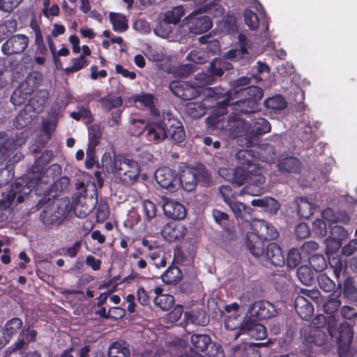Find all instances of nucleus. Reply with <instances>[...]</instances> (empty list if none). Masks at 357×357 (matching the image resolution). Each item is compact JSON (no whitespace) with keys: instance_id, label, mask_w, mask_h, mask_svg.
Returning a JSON list of instances; mask_svg holds the SVG:
<instances>
[{"instance_id":"obj_1","label":"nucleus","mask_w":357,"mask_h":357,"mask_svg":"<svg viewBox=\"0 0 357 357\" xmlns=\"http://www.w3.org/2000/svg\"><path fill=\"white\" fill-rule=\"evenodd\" d=\"M263 95L261 88L252 84L245 88H240L234 92L228 91L224 99L218 102L220 109H225L228 106H232L234 112L228 116L227 125L230 137L235 139L245 137L246 139H251V125L241 119L240 116L255 114L259 110V101Z\"/></svg>"},{"instance_id":"obj_2","label":"nucleus","mask_w":357,"mask_h":357,"mask_svg":"<svg viewBox=\"0 0 357 357\" xmlns=\"http://www.w3.org/2000/svg\"><path fill=\"white\" fill-rule=\"evenodd\" d=\"M38 209L43 208L40 218L45 225H61L72 211L73 206L68 197L57 198L45 195L36 205Z\"/></svg>"},{"instance_id":"obj_3","label":"nucleus","mask_w":357,"mask_h":357,"mask_svg":"<svg viewBox=\"0 0 357 357\" xmlns=\"http://www.w3.org/2000/svg\"><path fill=\"white\" fill-rule=\"evenodd\" d=\"M102 169L105 174L117 175L122 183L131 185L135 183L140 174L139 164L132 160L127 158H112L109 153H104L102 160Z\"/></svg>"},{"instance_id":"obj_4","label":"nucleus","mask_w":357,"mask_h":357,"mask_svg":"<svg viewBox=\"0 0 357 357\" xmlns=\"http://www.w3.org/2000/svg\"><path fill=\"white\" fill-rule=\"evenodd\" d=\"M132 123L134 124L137 123L142 124L140 130L132 132L133 136L139 137L145 134L149 142H160L167 138L166 116H164L162 119L149 120L147 122L142 119H133Z\"/></svg>"},{"instance_id":"obj_5","label":"nucleus","mask_w":357,"mask_h":357,"mask_svg":"<svg viewBox=\"0 0 357 357\" xmlns=\"http://www.w3.org/2000/svg\"><path fill=\"white\" fill-rule=\"evenodd\" d=\"M179 185L187 191L194 190L199 181H206L209 179V175L205 168L196 169L185 167L181 172L179 177Z\"/></svg>"},{"instance_id":"obj_6","label":"nucleus","mask_w":357,"mask_h":357,"mask_svg":"<svg viewBox=\"0 0 357 357\" xmlns=\"http://www.w3.org/2000/svg\"><path fill=\"white\" fill-rule=\"evenodd\" d=\"M31 192V189L29 185L20 181H15L10 185V189L1 192L0 204L5 207H9L15 198H17V203H22Z\"/></svg>"},{"instance_id":"obj_7","label":"nucleus","mask_w":357,"mask_h":357,"mask_svg":"<svg viewBox=\"0 0 357 357\" xmlns=\"http://www.w3.org/2000/svg\"><path fill=\"white\" fill-rule=\"evenodd\" d=\"M266 178L259 167L251 169L246 185L241 190V194L259 196L266 192Z\"/></svg>"},{"instance_id":"obj_8","label":"nucleus","mask_w":357,"mask_h":357,"mask_svg":"<svg viewBox=\"0 0 357 357\" xmlns=\"http://www.w3.org/2000/svg\"><path fill=\"white\" fill-rule=\"evenodd\" d=\"M169 89L176 97L183 100L195 99L202 93V87L188 82L172 81L169 84Z\"/></svg>"},{"instance_id":"obj_9","label":"nucleus","mask_w":357,"mask_h":357,"mask_svg":"<svg viewBox=\"0 0 357 357\" xmlns=\"http://www.w3.org/2000/svg\"><path fill=\"white\" fill-rule=\"evenodd\" d=\"M70 204L73 206L72 211L80 218H86L95 208L98 204V199L93 197L76 195L73 197Z\"/></svg>"},{"instance_id":"obj_10","label":"nucleus","mask_w":357,"mask_h":357,"mask_svg":"<svg viewBox=\"0 0 357 357\" xmlns=\"http://www.w3.org/2000/svg\"><path fill=\"white\" fill-rule=\"evenodd\" d=\"M29 38L24 34L11 36L1 46V51L6 56L20 54L27 48Z\"/></svg>"},{"instance_id":"obj_11","label":"nucleus","mask_w":357,"mask_h":357,"mask_svg":"<svg viewBox=\"0 0 357 357\" xmlns=\"http://www.w3.org/2000/svg\"><path fill=\"white\" fill-rule=\"evenodd\" d=\"M155 178L158 185L170 192H174L179 186V181L175 170L169 167H160L155 172Z\"/></svg>"},{"instance_id":"obj_12","label":"nucleus","mask_w":357,"mask_h":357,"mask_svg":"<svg viewBox=\"0 0 357 357\" xmlns=\"http://www.w3.org/2000/svg\"><path fill=\"white\" fill-rule=\"evenodd\" d=\"M250 172L251 169L241 166H238L234 169L220 168L219 169L220 176H228L225 177V179L230 181L233 184H236L238 186L247 183Z\"/></svg>"},{"instance_id":"obj_13","label":"nucleus","mask_w":357,"mask_h":357,"mask_svg":"<svg viewBox=\"0 0 357 357\" xmlns=\"http://www.w3.org/2000/svg\"><path fill=\"white\" fill-rule=\"evenodd\" d=\"M166 130L167 137L169 135L176 144L185 141L186 135L181 121L170 114L166 116Z\"/></svg>"},{"instance_id":"obj_14","label":"nucleus","mask_w":357,"mask_h":357,"mask_svg":"<svg viewBox=\"0 0 357 357\" xmlns=\"http://www.w3.org/2000/svg\"><path fill=\"white\" fill-rule=\"evenodd\" d=\"M188 231L186 227L178 222H169L162 229L161 234L164 238L173 242L185 237Z\"/></svg>"},{"instance_id":"obj_15","label":"nucleus","mask_w":357,"mask_h":357,"mask_svg":"<svg viewBox=\"0 0 357 357\" xmlns=\"http://www.w3.org/2000/svg\"><path fill=\"white\" fill-rule=\"evenodd\" d=\"M32 104L33 100H31L15 116L13 121V126L16 129L21 130L24 128L36 117L38 112L34 109Z\"/></svg>"},{"instance_id":"obj_16","label":"nucleus","mask_w":357,"mask_h":357,"mask_svg":"<svg viewBox=\"0 0 357 357\" xmlns=\"http://www.w3.org/2000/svg\"><path fill=\"white\" fill-rule=\"evenodd\" d=\"M262 257L274 266L282 267L285 264V258L282 250L275 243H270L267 245Z\"/></svg>"},{"instance_id":"obj_17","label":"nucleus","mask_w":357,"mask_h":357,"mask_svg":"<svg viewBox=\"0 0 357 357\" xmlns=\"http://www.w3.org/2000/svg\"><path fill=\"white\" fill-rule=\"evenodd\" d=\"M265 241L252 230L245 236V245L250 252L255 257H263L264 254Z\"/></svg>"},{"instance_id":"obj_18","label":"nucleus","mask_w":357,"mask_h":357,"mask_svg":"<svg viewBox=\"0 0 357 357\" xmlns=\"http://www.w3.org/2000/svg\"><path fill=\"white\" fill-rule=\"evenodd\" d=\"M190 31L194 34H202L208 31L213 26L209 17L198 16L197 14L190 16L188 19Z\"/></svg>"},{"instance_id":"obj_19","label":"nucleus","mask_w":357,"mask_h":357,"mask_svg":"<svg viewBox=\"0 0 357 357\" xmlns=\"http://www.w3.org/2000/svg\"><path fill=\"white\" fill-rule=\"evenodd\" d=\"M22 325V319L18 317H13L6 323L3 331L0 330V349L8 343L12 336L18 332Z\"/></svg>"},{"instance_id":"obj_20","label":"nucleus","mask_w":357,"mask_h":357,"mask_svg":"<svg viewBox=\"0 0 357 357\" xmlns=\"http://www.w3.org/2000/svg\"><path fill=\"white\" fill-rule=\"evenodd\" d=\"M277 167L282 174H296L300 173L301 162L296 157L288 155L278 160Z\"/></svg>"},{"instance_id":"obj_21","label":"nucleus","mask_w":357,"mask_h":357,"mask_svg":"<svg viewBox=\"0 0 357 357\" xmlns=\"http://www.w3.org/2000/svg\"><path fill=\"white\" fill-rule=\"evenodd\" d=\"M294 307L298 316L303 320H310L314 314V307L304 296L298 295L294 300Z\"/></svg>"},{"instance_id":"obj_22","label":"nucleus","mask_w":357,"mask_h":357,"mask_svg":"<svg viewBox=\"0 0 357 357\" xmlns=\"http://www.w3.org/2000/svg\"><path fill=\"white\" fill-rule=\"evenodd\" d=\"M252 230L256 232L265 241L276 239L279 233L276 228L267 222L261 220L252 227Z\"/></svg>"},{"instance_id":"obj_23","label":"nucleus","mask_w":357,"mask_h":357,"mask_svg":"<svg viewBox=\"0 0 357 357\" xmlns=\"http://www.w3.org/2000/svg\"><path fill=\"white\" fill-rule=\"evenodd\" d=\"M163 209L165 215L174 220H182L186 216L185 207L175 200H167L164 203Z\"/></svg>"},{"instance_id":"obj_24","label":"nucleus","mask_w":357,"mask_h":357,"mask_svg":"<svg viewBox=\"0 0 357 357\" xmlns=\"http://www.w3.org/2000/svg\"><path fill=\"white\" fill-rule=\"evenodd\" d=\"M236 158L239 166L249 169H255L259 165L255 162L258 158V154L251 149H241L236 153Z\"/></svg>"},{"instance_id":"obj_25","label":"nucleus","mask_w":357,"mask_h":357,"mask_svg":"<svg viewBox=\"0 0 357 357\" xmlns=\"http://www.w3.org/2000/svg\"><path fill=\"white\" fill-rule=\"evenodd\" d=\"M258 112L259 110L255 114H252L254 116L252 119V126L250 128V138L268 133L271 129L270 123L266 119L259 116Z\"/></svg>"},{"instance_id":"obj_26","label":"nucleus","mask_w":357,"mask_h":357,"mask_svg":"<svg viewBox=\"0 0 357 357\" xmlns=\"http://www.w3.org/2000/svg\"><path fill=\"white\" fill-rule=\"evenodd\" d=\"M337 332V342L339 349L343 347L346 348L349 347L354 335L352 326L349 323L344 321L340 325Z\"/></svg>"},{"instance_id":"obj_27","label":"nucleus","mask_w":357,"mask_h":357,"mask_svg":"<svg viewBox=\"0 0 357 357\" xmlns=\"http://www.w3.org/2000/svg\"><path fill=\"white\" fill-rule=\"evenodd\" d=\"M190 342L192 344L190 350L198 354L206 352L208 346L211 344V337L206 334H192Z\"/></svg>"},{"instance_id":"obj_28","label":"nucleus","mask_w":357,"mask_h":357,"mask_svg":"<svg viewBox=\"0 0 357 357\" xmlns=\"http://www.w3.org/2000/svg\"><path fill=\"white\" fill-rule=\"evenodd\" d=\"M253 309L259 319H267L275 314L274 305L268 301H258L255 302Z\"/></svg>"},{"instance_id":"obj_29","label":"nucleus","mask_w":357,"mask_h":357,"mask_svg":"<svg viewBox=\"0 0 357 357\" xmlns=\"http://www.w3.org/2000/svg\"><path fill=\"white\" fill-rule=\"evenodd\" d=\"M331 227L330 235L326 239L327 246L329 245L330 243L334 244V249L338 250L342 245V241L347 237V230L342 226L340 225H332Z\"/></svg>"},{"instance_id":"obj_30","label":"nucleus","mask_w":357,"mask_h":357,"mask_svg":"<svg viewBox=\"0 0 357 357\" xmlns=\"http://www.w3.org/2000/svg\"><path fill=\"white\" fill-rule=\"evenodd\" d=\"M50 162V157L48 155L47 151H45L38 158L35 160L34 163L31 165L30 168V172L33 174H38L36 178L37 180H40L47 172V167L48 166Z\"/></svg>"},{"instance_id":"obj_31","label":"nucleus","mask_w":357,"mask_h":357,"mask_svg":"<svg viewBox=\"0 0 357 357\" xmlns=\"http://www.w3.org/2000/svg\"><path fill=\"white\" fill-rule=\"evenodd\" d=\"M129 344L126 341L113 342L108 349V357H130Z\"/></svg>"},{"instance_id":"obj_32","label":"nucleus","mask_w":357,"mask_h":357,"mask_svg":"<svg viewBox=\"0 0 357 357\" xmlns=\"http://www.w3.org/2000/svg\"><path fill=\"white\" fill-rule=\"evenodd\" d=\"M296 204V211L298 215L301 218L308 219L313 214V207L312 204L306 197H299L295 200Z\"/></svg>"},{"instance_id":"obj_33","label":"nucleus","mask_w":357,"mask_h":357,"mask_svg":"<svg viewBox=\"0 0 357 357\" xmlns=\"http://www.w3.org/2000/svg\"><path fill=\"white\" fill-rule=\"evenodd\" d=\"M183 278L181 270L176 266H170L162 275V281L168 284L178 283Z\"/></svg>"},{"instance_id":"obj_34","label":"nucleus","mask_w":357,"mask_h":357,"mask_svg":"<svg viewBox=\"0 0 357 357\" xmlns=\"http://www.w3.org/2000/svg\"><path fill=\"white\" fill-rule=\"evenodd\" d=\"M228 206L234 213L236 218L245 219L247 215H250L252 209L244 204L236 201L235 198L229 202Z\"/></svg>"},{"instance_id":"obj_35","label":"nucleus","mask_w":357,"mask_h":357,"mask_svg":"<svg viewBox=\"0 0 357 357\" xmlns=\"http://www.w3.org/2000/svg\"><path fill=\"white\" fill-rule=\"evenodd\" d=\"M109 17L114 31L124 32L128 29V20L124 15L110 13Z\"/></svg>"},{"instance_id":"obj_36","label":"nucleus","mask_w":357,"mask_h":357,"mask_svg":"<svg viewBox=\"0 0 357 357\" xmlns=\"http://www.w3.org/2000/svg\"><path fill=\"white\" fill-rule=\"evenodd\" d=\"M136 101L143 105L150 110L153 116H160V111L156 108L154 103V96L152 93H146L137 97Z\"/></svg>"},{"instance_id":"obj_37","label":"nucleus","mask_w":357,"mask_h":357,"mask_svg":"<svg viewBox=\"0 0 357 357\" xmlns=\"http://www.w3.org/2000/svg\"><path fill=\"white\" fill-rule=\"evenodd\" d=\"M339 296V295L336 296L334 294H331L323 306L324 312L330 315V317L333 319H335V314L337 312L341 305Z\"/></svg>"},{"instance_id":"obj_38","label":"nucleus","mask_w":357,"mask_h":357,"mask_svg":"<svg viewBox=\"0 0 357 357\" xmlns=\"http://www.w3.org/2000/svg\"><path fill=\"white\" fill-rule=\"evenodd\" d=\"M342 295L344 298L352 303H357V288L354 286L351 277H347L343 284Z\"/></svg>"},{"instance_id":"obj_39","label":"nucleus","mask_w":357,"mask_h":357,"mask_svg":"<svg viewBox=\"0 0 357 357\" xmlns=\"http://www.w3.org/2000/svg\"><path fill=\"white\" fill-rule=\"evenodd\" d=\"M264 105L273 110H283L287 107V102L282 96L276 95L267 98L264 101Z\"/></svg>"},{"instance_id":"obj_40","label":"nucleus","mask_w":357,"mask_h":357,"mask_svg":"<svg viewBox=\"0 0 357 357\" xmlns=\"http://www.w3.org/2000/svg\"><path fill=\"white\" fill-rule=\"evenodd\" d=\"M183 15L184 9L182 6L174 7L172 10L165 12L164 20L168 24H176Z\"/></svg>"},{"instance_id":"obj_41","label":"nucleus","mask_w":357,"mask_h":357,"mask_svg":"<svg viewBox=\"0 0 357 357\" xmlns=\"http://www.w3.org/2000/svg\"><path fill=\"white\" fill-rule=\"evenodd\" d=\"M297 277L305 285L310 286L314 282V275L307 266H301L297 269Z\"/></svg>"},{"instance_id":"obj_42","label":"nucleus","mask_w":357,"mask_h":357,"mask_svg":"<svg viewBox=\"0 0 357 357\" xmlns=\"http://www.w3.org/2000/svg\"><path fill=\"white\" fill-rule=\"evenodd\" d=\"M17 23L15 20L10 18L5 20L0 24V34L3 39L16 31Z\"/></svg>"},{"instance_id":"obj_43","label":"nucleus","mask_w":357,"mask_h":357,"mask_svg":"<svg viewBox=\"0 0 357 357\" xmlns=\"http://www.w3.org/2000/svg\"><path fill=\"white\" fill-rule=\"evenodd\" d=\"M156 212V206L153 202L149 199H146L142 202V213L144 220L150 221L155 217Z\"/></svg>"},{"instance_id":"obj_44","label":"nucleus","mask_w":357,"mask_h":357,"mask_svg":"<svg viewBox=\"0 0 357 357\" xmlns=\"http://www.w3.org/2000/svg\"><path fill=\"white\" fill-rule=\"evenodd\" d=\"M102 137V132L98 128L91 127L89 130V142L87 149L91 151H96V146L100 144Z\"/></svg>"},{"instance_id":"obj_45","label":"nucleus","mask_w":357,"mask_h":357,"mask_svg":"<svg viewBox=\"0 0 357 357\" xmlns=\"http://www.w3.org/2000/svg\"><path fill=\"white\" fill-rule=\"evenodd\" d=\"M174 297L169 294H164L154 298L155 304L164 311L169 310L174 306Z\"/></svg>"},{"instance_id":"obj_46","label":"nucleus","mask_w":357,"mask_h":357,"mask_svg":"<svg viewBox=\"0 0 357 357\" xmlns=\"http://www.w3.org/2000/svg\"><path fill=\"white\" fill-rule=\"evenodd\" d=\"M317 282L319 287L325 292L332 291L335 287V284L326 273H320L317 277Z\"/></svg>"},{"instance_id":"obj_47","label":"nucleus","mask_w":357,"mask_h":357,"mask_svg":"<svg viewBox=\"0 0 357 357\" xmlns=\"http://www.w3.org/2000/svg\"><path fill=\"white\" fill-rule=\"evenodd\" d=\"M301 261V256L299 250L296 248L291 249L287 256L285 263L289 268H296Z\"/></svg>"},{"instance_id":"obj_48","label":"nucleus","mask_w":357,"mask_h":357,"mask_svg":"<svg viewBox=\"0 0 357 357\" xmlns=\"http://www.w3.org/2000/svg\"><path fill=\"white\" fill-rule=\"evenodd\" d=\"M188 114L193 119H199L206 114V108L201 103L191 102L187 106Z\"/></svg>"},{"instance_id":"obj_49","label":"nucleus","mask_w":357,"mask_h":357,"mask_svg":"<svg viewBox=\"0 0 357 357\" xmlns=\"http://www.w3.org/2000/svg\"><path fill=\"white\" fill-rule=\"evenodd\" d=\"M245 24L251 30H257L259 27L258 15L251 10H245L243 13Z\"/></svg>"},{"instance_id":"obj_50","label":"nucleus","mask_w":357,"mask_h":357,"mask_svg":"<svg viewBox=\"0 0 357 357\" xmlns=\"http://www.w3.org/2000/svg\"><path fill=\"white\" fill-rule=\"evenodd\" d=\"M309 263L313 269L320 272L326 267V261L323 255L314 254L309 257Z\"/></svg>"},{"instance_id":"obj_51","label":"nucleus","mask_w":357,"mask_h":357,"mask_svg":"<svg viewBox=\"0 0 357 357\" xmlns=\"http://www.w3.org/2000/svg\"><path fill=\"white\" fill-rule=\"evenodd\" d=\"M102 107L107 110H111L121 106L123 101L121 97H103L100 100Z\"/></svg>"},{"instance_id":"obj_52","label":"nucleus","mask_w":357,"mask_h":357,"mask_svg":"<svg viewBox=\"0 0 357 357\" xmlns=\"http://www.w3.org/2000/svg\"><path fill=\"white\" fill-rule=\"evenodd\" d=\"M73 66L66 68L64 70L67 74L73 73L82 69L88 64L87 59L84 55L72 59Z\"/></svg>"},{"instance_id":"obj_53","label":"nucleus","mask_w":357,"mask_h":357,"mask_svg":"<svg viewBox=\"0 0 357 357\" xmlns=\"http://www.w3.org/2000/svg\"><path fill=\"white\" fill-rule=\"evenodd\" d=\"M110 211L107 203L101 200L96 209V218L98 222H104L109 215Z\"/></svg>"},{"instance_id":"obj_54","label":"nucleus","mask_w":357,"mask_h":357,"mask_svg":"<svg viewBox=\"0 0 357 357\" xmlns=\"http://www.w3.org/2000/svg\"><path fill=\"white\" fill-rule=\"evenodd\" d=\"M29 99L30 98L17 87L14 90L10 97L11 102L15 106H20Z\"/></svg>"},{"instance_id":"obj_55","label":"nucleus","mask_w":357,"mask_h":357,"mask_svg":"<svg viewBox=\"0 0 357 357\" xmlns=\"http://www.w3.org/2000/svg\"><path fill=\"white\" fill-rule=\"evenodd\" d=\"M249 334L255 340H264L267 336V331L264 325L256 324L250 328Z\"/></svg>"},{"instance_id":"obj_56","label":"nucleus","mask_w":357,"mask_h":357,"mask_svg":"<svg viewBox=\"0 0 357 357\" xmlns=\"http://www.w3.org/2000/svg\"><path fill=\"white\" fill-rule=\"evenodd\" d=\"M196 67L193 63H186L178 66L174 69V73L181 77H185L194 73Z\"/></svg>"},{"instance_id":"obj_57","label":"nucleus","mask_w":357,"mask_h":357,"mask_svg":"<svg viewBox=\"0 0 357 357\" xmlns=\"http://www.w3.org/2000/svg\"><path fill=\"white\" fill-rule=\"evenodd\" d=\"M186 59L196 64H202L206 61L204 52L199 50L190 51L187 55Z\"/></svg>"},{"instance_id":"obj_58","label":"nucleus","mask_w":357,"mask_h":357,"mask_svg":"<svg viewBox=\"0 0 357 357\" xmlns=\"http://www.w3.org/2000/svg\"><path fill=\"white\" fill-rule=\"evenodd\" d=\"M331 267L333 268V274L336 279L338 280L342 273L345 272V269L343 270V264L340 259L333 257L328 261Z\"/></svg>"},{"instance_id":"obj_59","label":"nucleus","mask_w":357,"mask_h":357,"mask_svg":"<svg viewBox=\"0 0 357 357\" xmlns=\"http://www.w3.org/2000/svg\"><path fill=\"white\" fill-rule=\"evenodd\" d=\"M35 45H36V52L42 55H45L47 52V49L43 40L41 31L38 29L36 31Z\"/></svg>"},{"instance_id":"obj_60","label":"nucleus","mask_w":357,"mask_h":357,"mask_svg":"<svg viewBox=\"0 0 357 357\" xmlns=\"http://www.w3.org/2000/svg\"><path fill=\"white\" fill-rule=\"evenodd\" d=\"M312 229L319 236H325L327 234L326 223L321 219H316L312 222Z\"/></svg>"},{"instance_id":"obj_61","label":"nucleus","mask_w":357,"mask_h":357,"mask_svg":"<svg viewBox=\"0 0 357 357\" xmlns=\"http://www.w3.org/2000/svg\"><path fill=\"white\" fill-rule=\"evenodd\" d=\"M212 215L216 223L223 227L227 226L229 215L226 213L215 208L212 211Z\"/></svg>"},{"instance_id":"obj_62","label":"nucleus","mask_w":357,"mask_h":357,"mask_svg":"<svg viewBox=\"0 0 357 357\" xmlns=\"http://www.w3.org/2000/svg\"><path fill=\"white\" fill-rule=\"evenodd\" d=\"M208 72L212 78L221 77L223 75L218 59H214L211 61L208 67Z\"/></svg>"},{"instance_id":"obj_63","label":"nucleus","mask_w":357,"mask_h":357,"mask_svg":"<svg viewBox=\"0 0 357 357\" xmlns=\"http://www.w3.org/2000/svg\"><path fill=\"white\" fill-rule=\"evenodd\" d=\"M195 79L196 82L194 84L202 87V91H203L204 86L211 84L213 81V78L211 75L205 73L197 74Z\"/></svg>"},{"instance_id":"obj_64","label":"nucleus","mask_w":357,"mask_h":357,"mask_svg":"<svg viewBox=\"0 0 357 357\" xmlns=\"http://www.w3.org/2000/svg\"><path fill=\"white\" fill-rule=\"evenodd\" d=\"M280 208L279 202L274 198L267 197L264 210L270 215H275Z\"/></svg>"}]
</instances>
